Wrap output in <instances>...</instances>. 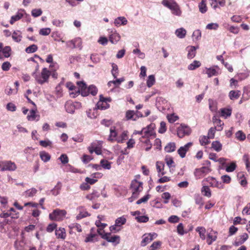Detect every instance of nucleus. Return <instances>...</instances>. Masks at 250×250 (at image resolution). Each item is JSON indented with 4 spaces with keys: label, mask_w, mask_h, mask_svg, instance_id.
I'll return each mask as SVG.
<instances>
[{
    "label": "nucleus",
    "mask_w": 250,
    "mask_h": 250,
    "mask_svg": "<svg viewBox=\"0 0 250 250\" xmlns=\"http://www.w3.org/2000/svg\"><path fill=\"white\" fill-rule=\"evenodd\" d=\"M140 140L141 142L145 145V149L146 151H148L151 149L152 147V144L150 141V138H145V136H142L140 139Z\"/></svg>",
    "instance_id": "b1692460"
},
{
    "label": "nucleus",
    "mask_w": 250,
    "mask_h": 250,
    "mask_svg": "<svg viewBox=\"0 0 250 250\" xmlns=\"http://www.w3.org/2000/svg\"><path fill=\"white\" fill-rule=\"evenodd\" d=\"M93 229H91V232L86 236L84 242L85 243L88 242H94L97 241V235L96 234L92 232Z\"/></svg>",
    "instance_id": "a878e982"
},
{
    "label": "nucleus",
    "mask_w": 250,
    "mask_h": 250,
    "mask_svg": "<svg viewBox=\"0 0 250 250\" xmlns=\"http://www.w3.org/2000/svg\"><path fill=\"white\" fill-rule=\"evenodd\" d=\"M77 210L79 212V214L77 216V219H82L87 216L89 215L88 212L83 207H79L78 208Z\"/></svg>",
    "instance_id": "c756f323"
},
{
    "label": "nucleus",
    "mask_w": 250,
    "mask_h": 250,
    "mask_svg": "<svg viewBox=\"0 0 250 250\" xmlns=\"http://www.w3.org/2000/svg\"><path fill=\"white\" fill-rule=\"evenodd\" d=\"M109 33V40L112 43L115 44L120 40V35L116 31L111 30Z\"/></svg>",
    "instance_id": "f3484780"
},
{
    "label": "nucleus",
    "mask_w": 250,
    "mask_h": 250,
    "mask_svg": "<svg viewBox=\"0 0 250 250\" xmlns=\"http://www.w3.org/2000/svg\"><path fill=\"white\" fill-rule=\"evenodd\" d=\"M212 2L211 3V6L214 9L218 7V4L220 6H224L225 5V0H211Z\"/></svg>",
    "instance_id": "79ce46f5"
},
{
    "label": "nucleus",
    "mask_w": 250,
    "mask_h": 250,
    "mask_svg": "<svg viewBox=\"0 0 250 250\" xmlns=\"http://www.w3.org/2000/svg\"><path fill=\"white\" fill-rule=\"evenodd\" d=\"M17 92V88L13 89L11 87L7 86L5 89V93L7 95H11L12 94H16Z\"/></svg>",
    "instance_id": "774afa93"
},
{
    "label": "nucleus",
    "mask_w": 250,
    "mask_h": 250,
    "mask_svg": "<svg viewBox=\"0 0 250 250\" xmlns=\"http://www.w3.org/2000/svg\"><path fill=\"white\" fill-rule=\"evenodd\" d=\"M161 245L162 242L161 241H155L148 247V250H156L160 247Z\"/></svg>",
    "instance_id": "864d4df0"
},
{
    "label": "nucleus",
    "mask_w": 250,
    "mask_h": 250,
    "mask_svg": "<svg viewBox=\"0 0 250 250\" xmlns=\"http://www.w3.org/2000/svg\"><path fill=\"white\" fill-rule=\"evenodd\" d=\"M37 190L35 188H31L25 191L23 195L25 197H33L37 193Z\"/></svg>",
    "instance_id": "a19ab883"
},
{
    "label": "nucleus",
    "mask_w": 250,
    "mask_h": 250,
    "mask_svg": "<svg viewBox=\"0 0 250 250\" xmlns=\"http://www.w3.org/2000/svg\"><path fill=\"white\" fill-rule=\"evenodd\" d=\"M209 108L212 112H215L217 110L216 103L212 99L208 100Z\"/></svg>",
    "instance_id": "6e6d98bb"
},
{
    "label": "nucleus",
    "mask_w": 250,
    "mask_h": 250,
    "mask_svg": "<svg viewBox=\"0 0 250 250\" xmlns=\"http://www.w3.org/2000/svg\"><path fill=\"white\" fill-rule=\"evenodd\" d=\"M61 189V185L60 183H58L51 191L52 194L55 196L58 195L60 193Z\"/></svg>",
    "instance_id": "e2e57ef3"
},
{
    "label": "nucleus",
    "mask_w": 250,
    "mask_h": 250,
    "mask_svg": "<svg viewBox=\"0 0 250 250\" xmlns=\"http://www.w3.org/2000/svg\"><path fill=\"white\" fill-rule=\"evenodd\" d=\"M81 104L80 102H67L65 104V108L67 113L70 114L74 113L76 109L81 108Z\"/></svg>",
    "instance_id": "423d86ee"
},
{
    "label": "nucleus",
    "mask_w": 250,
    "mask_h": 250,
    "mask_svg": "<svg viewBox=\"0 0 250 250\" xmlns=\"http://www.w3.org/2000/svg\"><path fill=\"white\" fill-rule=\"evenodd\" d=\"M236 168V164L234 162L230 163L229 164L226 165L225 170L227 172H232L234 171Z\"/></svg>",
    "instance_id": "a18cd8bd"
},
{
    "label": "nucleus",
    "mask_w": 250,
    "mask_h": 250,
    "mask_svg": "<svg viewBox=\"0 0 250 250\" xmlns=\"http://www.w3.org/2000/svg\"><path fill=\"white\" fill-rule=\"evenodd\" d=\"M156 168L157 172L158 173V176L161 177V176L164 175L165 172L164 171V164L163 163L161 162H157L156 163Z\"/></svg>",
    "instance_id": "72a5a7b5"
},
{
    "label": "nucleus",
    "mask_w": 250,
    "mask_h": 250,
    "mask_svg": "<svg viewBox=\"0 0 250 250\" xmlns=\"http://www.w3.org/2000/svg\"><path fill=\"white\" fill-rule=\"evenodd\" d=\"M162 4L169 8L173 14L178 16L181 15L182 11L180 7L174 0H163Z\"/></svg>",
    "instance_id": "7ed1b4c3"
},
{
    "label": "nucleus",
    "mask_w": 250,
    "mask_h": 250,
    "mask_svg": "<svg viewBox=\"0 0 250 250\" xmlns=\"http://www.w3.org/2000/svg\"><path fill=\"white\" fill-rule=\"evenodd\" d=\"M66 171L67 172H71L74 173H80V170L70 165H67L66 166Z\"/></svg>",
    "instance_id": "680f3d73"
},
{
    "label": "nucleus",
    "mask_w": 250,
    "mask_h": 250,
    "mask_svg": "<svg viewBox=\"0 0 250 250\" xmlns=\"http://www.w3.org/2000/svg\"><path fill=\"white\" fill-rule=\"evenodd\" d=\"M66 211L63 209H56L49 215V219L53 221H61L65 218Z\"/></svg>",
    "instance_id": "20e7f679"
},
{
    "label": "nucleus",
    "mask_w": 250,
    "mask_h": 250,
    "mask_svg": "<svg viewBox=\"0 0 250 250\" xmlns=\"http://www.w3.org/2000/svg\"><path fill=\"white\" fill-rule=\"evenodd\" d=\"M17 167L16 164L10 160H5L4 163V167H2L1 171H14L16 170Z\"/></svg>",
    "instance_id": "f8f14e48"
},
{
    "label": "nucleus",
    "mask_w": 250,
    "mask_h": 250,
    "mask_svg": "<svg viewBox=\"0 0 250 250\" xmlns=\"http://www.w3.org/2000/svg\"><path fill=\"white\" fill-rule=\"evenodd\" d=\"M12 38L13 40L17 42H19L21 40L22 36L20 31H15L13 33Z\"/></svg>",
    "instance_id": "37998d69"
},
{
    "label": "nucleus",
    "mask_w": 250,
    "mask_h": 250,
    "mask_svg": "<svg viewBox=\"0 0 250 250\" xmlns=\"http://www.w3.org/2000/svg\"><path fill=\"white\" fill-rule=\"evenodd\" d=\"M38 65L37 66L36 71L33 73V76L37 83L40 84H43L47 83L49 81V77L51 75L50 71L47 68L44 67L41 72H38Z\"/></svg>",
    "instance_id": "f257e3e1"
},
{
    "label": "nucleus",
    "mask_w": 250,
    "mask_h": 250,
    "mask_svg": "<svg viewBox=\"0 0 250 250\" xmlns=\"http://www.w3.org/2000/svg\"><path fill=\"white\" fill-rule=\"evenodd\" d=\"M11 48L9 46H3V44L0 42V59L3 58H8L11 56Z\"/></svg>",
    "instance_id": "1a4fd4ad"
},
{
    "label": "nucleus",
    "mask_w": 250,
    "mask_h": 250,
    "mask_svg": "<svg viewBox=\"0 0 250 250\" xmlns=\"http://www.w3.org/2000/svg\"><path fill=\"white\" fill-rule=\"evenodd\" d=\"M39 144L42 147H47L48 146L52 147L53 143L49 139H46L40 141Z\"/></svg>",
    "instance_id": "603ef678"
},
{
    "label": "nucleus",
    "mask_w": 250,
    "mask_h": 250,
    "mask_svg": "<svg viewBox=\"0 0 250 250\" xmlns=\"http://www.w3.org/2000/svg\"><path fill=\"white\" fill-rule=\"evenodd\" d=\"M210 171V169L208 167H203L201 168L195 169L194 174L197 179H201Z\"/></svg>",
    "instance_id": "0eeeda50"
},
{
    "label": "nucleus",
    "mask_w": 250,
    "mask_h": 250,
    "mask_svg": "<svg viewBox=\"0 0 250 250\" xmlns=\"http://www.w3.org/2000/svg\"><path fill=\"white\" fill-rule=\"evenodd\" d=\"M150 195L149 194H147L143 197H142L141 199L138 200L136 202V204L138 205L141 204L143 203H146L148 200L150 198Z\"/></svg>",
    "instance_id": "338daca9"
},
{
    "label": "nucleus",
    "mask_w": 250,
    "mask_h": 250,
    "mask_svg": "<svg viewBox=\"0 0 250 250\" xmlns=\"http://www.w3.org/2000/svg\"><path fill=\"white\" fill-rule=\"evenodd\" d=\"M87 92H88V94H90L92 96H95L97 94L98 89L96 86L91 85L88 87V89H87Z\"/></svg>",
    "instance_id": "3c124183"
},
{
    "label": "nucleus",
    "mask_w": 250,
    "mask_h": 250,
    "mask_svg": "<svg viewBox=\"0 0 250 250\" xmlns=\"http://www.w3.org/2000/svg\"><path fill=\"white\" fill-rule=\"evenodd\" d=\"M201 192L204 196L210 197L211 195V191L208 186H203L201 189Z\"/></svg>",
    "instance_id": "de8ad7c7"
},
{
    "label": "nucleus",
    "mask_w": 250,
    "mask_h": 250,
    "mask_svg": "<svg viewBox=\"0 0 250 250\" xmlns=\"http://www.w3.org/2000/svg\"><path fill=\"white\" fill-rule=\"evenodd\" d=\"M151 241H152V238L151 236L148 234H145L142 236V240L141 242V245L142 247H145L146 245H147L148 243H149Z\"/></svg>",
    "instance_id": "c85d7f7f"
},
{
    "label": "nucleus",
    "mask_w": 250,
    "mask_h": 250,
    "mask_svg": "<svg viewBox=\"0 0 250 250\" xmlns=\"http://www.w3.org/2000/svg\"><path fill=\"white\" fill-rule=\"evenodd\" d=\"M110 98H106L103 97L102 95H100V99L96 104L97 108L101 110L106 109L109 107L108 102H111Z\"/></svg>",
    "instance_id": "39448f33"
},
{
    "label": "nucleus",
    "mask_w": 250,
    "mask_h": 250,
    "mask_svg": "<svg viewBox=\"0 0 250 250\" xmlns=\"http://www.w3.org/2000/svg\"><path fill=\"white\" fill-rule=\"evenodd\" d=\"M126 222V218L125 216H122L121 217L117 218L116 220L115 224L116 226L118 227H121L123 225L125 224Z\"/></svg>",
    "instance_id": "ea45409f"
},
{
    "label": "nucleus",
    "mask_w": 250,
    "mask_h": 250,
    "mask_svg": "<svg viewBox=\"0 0 250 250\" xmlns=\"http://www.w3.org/2000/svg\"><path fill=\"white\" fill-rule=\"evenodd\" d=\"M176 149V145L175 143L170 142L168 143L165 147L166 152L170 153L175 151Z\"/></svg>",
    "instance_id": "c03bdc74"
},
{
    "label": "nucleus",
    "mask_w": 250,
    "mask_h": 250,
    "mask_svg": "<svg viewBox=\"0 0 250 250\" xmlns=\"http://www.w3.org/2000/svg\"><path fill=\"white\" fill-rule=\"evenodd\" d=\"M212 148L217 152H219L222 150V145L217 141H213L211 144Z\"/></svg>",
    "instance_id": "49530a36"
},
{
    "label": "nucleus",
    "mask_w": 250,
    "mask_h": 250,
    "mask_svg": "<svg viewBox=\"0 0 250 250\" xmlns=\"http://www.w3.org/2000/svg\"><path fill=\"white\" fill-rule=\"evenodd\" d=\"M250 99V86H247L244 87L242 100L247 101Z\"/></svg>",
    "instance_id": "7c9ffc66"
},
{
    "label": "nucleus",
    "mask_w": 250,
    "mask_h": 250,
    "mask_svg": "<svg viewBox=\"0 0 250 250\" xmlns=\"http://www.w3.org/2000/svg\"><path fill=\"white\" fill-rule=\"evenodd\" d=\"M240 95L241 92L239 90H231L229 93V97L232 101L238 99Z\"/></svg>",
    "instance_id": "bb28decb"
},
{
    "label": "nucleus",
    "mask_w": 250,
    "mask_h": 250,
    "mask_svg": "<svg viewBox=\"0 0 250 250\" xmlns=\"http://www.w3.org/2000/svg\"><path fill=\"white\" fill-rule=\"evenodd\" d=\"M210 138L208 136H202L199 138V142L202 146H206L209 143V139Z\"/></svg>",
    "instance_id": "5fc2aeb1"
},
{
    "label": "nucleus",
    "mask_w": 250,
    "mask_h": 250,
    "mask_svg": "<svg viewBox=\"0 0 250 250\" xmlns=\"http://www.w3.org/2000/svg\"><path fill=\"white\" fill-rule=\"evenodd\" d=\"M141 133H143V136H145V138H150L154 134L151 125H148L146 127L143 128L141 131Z\"/></svg>",
    "instance_id": "6ab92c4d"
},
{
    "label": "nucleus",
    "mask_w": 250,
    "mask_h": 250,
    "mask_svg": "<svg viewBox=\"0 0 250 250\" xmlns=\"http://www.w3.org/2000/svg\"><path fill=\"white\" fill-rule=\"evenodd\" d=\"M232 113V108L230 107L227 108H222L220 109V116L225 118L227 119L229 117Z\"/></svg>",
    "instance_id": "aec40b11"
},
{
    "label": "nucleus",
    "mask_w": 250,
    "mask_h": 250,
    "mask_svg": "<svg viewBox=\"0 0 250 250\" xmlns=\"http://www.w3.org/2000/svg\"><path fill=\"white\" fill-rule=\"evenodd\" d=\"M143 183L140 181L133 180L130 185V188L132 192V196L128 200L129 202H132L134 200L138 198L140 193L143 189Z\"/></svg>",
    "instance_id": "f03ea898"
},
{
    "label": "nucleus",
    "mask_w": 250,
    "mask_h": 250,
    "mask_svg": "<svg viewBox=\"0 0 250 250\" xmlns=\"http://www.w3.org/2000/svg\"><path fill=\"white\" fill-rule=\"evenodd\" d=\"M117 133L114 127H111L110 129V134L108 137V140L110 141H116V139L117 138Z\"/></svg>",
    "instance_id": "e433bc0d"
},
{
    "label": "nucleus",
    "mask_w": 250,
    "mask_h": 250,
    "mask_svg": "<svg viewBox=\"0 0 250 250\" xmlns=\"http://www.w3.org/2000/svg\"><path fill=\"white\" fill-rule=\"evenodd\" d=\"M186 30L183 28L178 29L175 31L176 36L179 38H184L186 36Z\"/></svg>",
    "instance_id": "8fccbe9b"
},
{
    "label": "nucleus",
    "mask_w": 250,
    "mask_h": 250,
    "mask_svg": "<svg viewBox=\"0 0 250 250\" xmlns=\"http://www.w3.org/2000/svg\"><path fill=\"white\" fill-rule=\"evenodd\" d=\"M212 122L215 125V128H217V130L220 131L223 129L224 123L217 117L215 116H213L212 118Z\"/></svg>",
    "instance_id": "412c9836"
},
{
    "label": "nucleus",
    "mask_w": 250,
    "mask_h": 250,
    "mask_svg": "<svg viewBox=\"0 0 250 250\" xmlns=\"http://www.w3.org/2000/svg\"><path fill=\"white\" fill-rule=\"evenodd\" d=\"M236 138L241 141H243L246 139L245 134L241 130H239L235 133Z\"/></svg>",
    "instance_id": "13d9d810"
},
{
    "label": "nucleus",
    "mask_w": 250,
    "mask_h": 250,
    "mask_svg": "<svg viewBox=\"0 0 250 250\" xmlns=\"http://www.w3.org/2000/svg\"><path fill=\"white\" fill-rule=\"evenodd\" d=\"M190 133V128L185 125H181L177 129V134L178 136L180 138H182L185 135H188Z\"/></svg>",
    "instance_id": "6e6552de"
},
{
    "label": "nucleus",
    "mask_w": 250,
    "mask_h": 250,
    "mask_svg": "<svg viewBox=\"0 0 250 250\" xmlns=\"http://www.w3.org/2000/svg\"><path fill=\"white\" fill-rule=\"evenodd\" d=\"M203 72L207 74L208 77H211L213 76H217L221 73L219 69L217 67L205 68Z\"/></svg>",
    "instance_id": "4468645a"
},
{
    "label": "nucleus",
    "mask_w": 250,
    "mask_h": 250,
    "mask_svg": "<svg viewBox=\"0 0 250 250\" xmlns=\"http://www.w3.org/2000/svg\"><path fill=\"white\" fill-rule=\"evenodd\" d=\"M38 49V46L36 44H32L25 49V51L28 53H34Z\"/></svg>",
    "instance_id": "0e129e2a"
},
{
    "label": "nucleus",
    "mask_w": 250,
    "mask_h": 250,
    "mask_svg": "<svg viewBox=\"0 0 250 250\" xmlns=\"http://www.w3.org/2000/svg\"><path fill=\"white\" fill-rule=\"evenodd\" d=\"M55 235L57 238L64 240L66 238V232L64 228H59L55 230Z\"/></svg>",
    "instance_id": "4be33fe9"
},
{
    "label": "nucleus",
    "mask_w": 250,
    "mask_h": 250,
    "mask_svg": "<svg viewBox=\"0 0 250 250\" xmlns=\"http://www.w3.org/2000/svg\"><path fill=\"white\" fill-rule=\"evenodd\" d=\"M155 83V78L154 75H151L148 76L147 81L146 85L148 87H151Z\"/></svg>",
    "instance_id": "09e8293b"
},
{
    "label": "nucleus",
    "mask_w": 250,
    "mask_h": 250,
    "mask_svg": "<svg viewBox=\"0 0 250 250\" xmlns=\"http://www.w3.org/2000/svg\"><path fill=\"white\" fill-rule=\"evenodd\" d=\"M143 116L142 114L138 111L127 110L125 113V118L127 120L136 121Z\"/></svg>",
    "instance_id": "9d476101"
},
{
    "label": "nucleus",
    "mask_w": 250,
    "mask_h": 250,
    "mask_svg": "<svg viewBox=\"0 0 250 250\" xmlns=\"http://www.w3.org/2000/svg\"><path fill=\"white\" fill-rule=\"evenodd\" d=\"M59 68V66L57 65V63H53L49 66V71H50L51 75L52 77L55 79H57L58 77V74L56 72V71Z\"/></svg>",
    "instance_id": "473e14b6"
},
{
    "label": "nucleus",
    "mask_w": 250,
    "mask_h": 250,
    "mask_svg": "<svg viewBox=\"0 0 250 250\" xmlns=\"http://www.w3.org/2000/svg\"><path fill=\"white\" fill-rule=\"evenodd\" d=\"M217 232L211 230L210 232L207 234V243L208 245H210L217 239Z\"/></svg>",
    "instance_id": "a211bd4d"
},
{
    "label": "nucleus",
    "mask_w": 250,
    "mask_h": 250,
    "mask_svg": "<svg viewBox=\"0 0 250 250\" xmlns=\"http://www.w3.org/2000/svg\"><path fill=\"white\" fill-rule=\"evenodd\" d=\"M79 87V90L81 92L82 96L85 97L88 95V92H87L86 84L83 81H78L76 82Z\"/></svg>",
    "instance_id": "dca6fc26"
},
{
    "label": "nucleus",
    "mask_w": 250,
    "mask_h": 250,
    "mask_svg": "<svg viewBox=\"0 0 250 250\" xmlns=\"http://www.w3.org/2000/svg\"><path fill=\"white\" fill-rule=\"evenodd\" d=\"M124 80H125L123 78H121L120 79H117L115 80L110 81L107 83V85L108 87L115 88L119 86L122 82L124 81Z\"/></svg>",
    "instance_id": "5701e85b"
},
{
    "label": "nucleus",
    "mask_w": 250,
    "mask_h": 250,
    "mask_svg": "<svg viewBox=\"0 0 250 250\" xmlns=\"http://www.w3.org/2000/svg\"><path fill=\"white\" fill-rule=\"evenodd\" d=\"M39 155L41 159L45 163L48 162L51 159V155L45 151H40Z\"/></svg>",
    "instance_id": "2f4dec72"
},
{
    "label": "nucleus",
    "mask_w": 250,
    "mask_h": 250,
    "mask_svg": "<svg viewBox=\"0 0 250 250\" xmlns=\"http://www.w3.org/2000/svg\"><path fill=\"white\" fill-rule=\"evenodd\" d=\"M167 119L169 123H173L178 120L179 117L178 116L175 115L174 114H172L168 115L167 116Z\"/></svg>",
    "instance_id": "69168bd1"
},
{
    "label": "nucleus",
    "mask_w": 250,
    "mask_h": 250,
    "mask_svg": "<svg viewBox=\"0 0 250 250\" xmlns=\"http://www.w3.org/2000/svg\"><path fill=\"white\" fill-rule=\"evenodd\" d=\"M205 181H207L211 187H215L216 179L211 177H208L202 181L203 185L204 184V182Z\"/></svg>",
    "instance_id": "052dcab7"
},
{
    "label": "nucleus",
    "mask_w": 250,
    "mask_h": 250,
    "mask_svg": "<svg viewBox=\"0 0 250 250\" xmlns=\"http://www.w3.org/2000/svg\"><path fill=\"white\" fill-rule=\"evenodd\" d=\"M177 230L178 233L180 235H183L188 232L187 231L184 230V226L182 223H180L177 226Z\"/></svg>",
    "instance_id": "bf43d9fd"
},
{
    "label": "nucleus",
    "mask_w": 250,
    "mask_h": 250,
    "mask_svg": "<svg viewBox=\"0 0 250 250\" xmlns=\"http://www.w3.org/2000/svg\"><path fill=\"white\" fill-rule=\"evenodd\" d=\"M127 23V20L124 17H119L116 18L114 21V24L116 26L126 25Z\"/></svg>",
    "instance_id": "393cba45"
},
{
    "label": "nucleus",
    "mask_w": 250,
    "mask_h": 250,
    "mask_svg": "<svg viewBox=\"0 0 250 250\" xmlns=\"http://www.w3.org/2000/svg\"><path fill=\"white\" fill-rule=\"evenodd\" d=\"M103 238L109 242L113 243L114 245L119 244L120 241V237L119 236H112L109 233H105L104 235L103 236Z\"/></svg>",
    "instance_id": "9b49d317"
},
{
    "label": "nucleus",
    "mask_w": 250,
    "mask_h": 250,
    "mask_svg": "<svg viewBox=\"0 0 250 250\" xmlns=\"http://www.w3.org/2000/svg\"><path fill=\"white\" fill-rule=\"evenodd\" d=\"M196 231L198 232L200 238L204 240L206 239V229L203 227H198L195 229Z\"/></svg>",
    "instance_id": "f704fd0d"
},
{
    "label": "nucleus",
    "mask_w": 250,
    "mask_h": 250,
    "mask_svg": "<svg viewBox=\"0 0 250 250\" xmlns=\"http://www.w3.org/2000/svg\"><path fill=\"white\" fill-rule=\"evenodd\" d=\"M70 43L74 48H79L80 49L82 47V41L80 38H77L70 41Z\"/></svg>",
    "instance_id": "cd10ccee"
},
{
    "label": "nucleus",
    "mask_w": 250,
    "mask_h": 250,
    "mask_svg": "<svg viewBox=\"0 0 250 250\" xmlns=\"http://www.w3.org/2000/svg\"><path fill=\"white\" fill-rule=\"evenodd\" d=\"M23 12L19 11L15 15L12 16L10 21V24H13L15 21L20 20L23 16Z\"/></svg>",
    "instance_id": "4c0bfd02"
},
{
    "label": "nucleus",
    "mask_w": 250,
    "mask_h": 250,
    "mask_svg": "<svg viewBox=\"0 0 250 250\" xmlns=\"http://www.w3.org/2000/svg\"><path fill=\"white\" fill-rule=\"evenodd\" d=\"M192 143L189 142L183 146H181L178 150L177 152L180 157L182 158L185 157L186 153L189 150V148L192 146Z\"/></svg>",
    "instance_id": "2eb2a0df"
},
{
    "label": "nucleus",
    "mask_w": 250,
    "mask_h": 250,
    "mask_svg": "<svg viewBox=\"0 0 250 250\" xmlns=\"http://www.w3.org/2000/svg\"><path fill=\"white\" fill-rule=\"evenodd\" d=\"M9 216H11L12 218H17L19 216H18L17 213H16L15 215H14L12 213H9L8 211L6 212H3L0 214V217L1 218H7Z\"/></svg>",
    "instance_id": "4d7b16f0"
},
{
    "label": "nucleus",
    "mask_w": 250,
    "mask_h": 250,
    "mask_svg": "<svg viewBox=\"0 0 250 250\" xmlns=\"http://www.w3.org/2000/svg\"><path fill=\"white\" fill-rule=\"evenodd\" d=\"M128 138V132L127 131H124L122 132V133L119 135L116 141L118 143H122L124 142V141L127 140Z\"/></svg>",
    "instance_id": "c9c22d12"
},
{
    "label": "nucleus",
    "mask_w": 250,
    "mask_h": 250,
    "mask_svg": "<svg viewBox=\"0 0 250 250\" xmlns=\"http://www.w3.org/2000/svg\"><path fill=\"white\" fill-rule=\"evenodd\" d=\"M111 162L105 159H102L100 161L101 168L109 170L111 168Z\"/></svg>",
    "instance_id": "58836bf2"
},
{
    "label": "nucleus",
    "mask_w": 250,
    "mask_h": 250,
    "mask_svg": "<svg viewBox=\"0 0 250 250\" xmlns=\"http://www.w3.org/2000/svg\"><path fill=\"white\" fill-rule=\"evenodd\" d=\"M37 107H34L29 111V113L27 116V119L29 121H38L40 120V116L37 114Z\"/></svg>",
    "instance_id": "ddd939ff"
}]
</instances>
